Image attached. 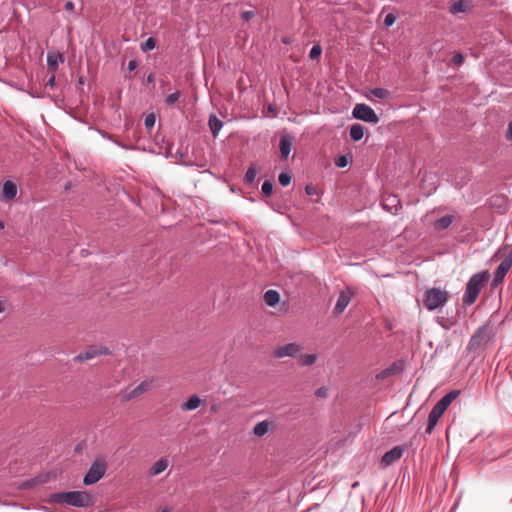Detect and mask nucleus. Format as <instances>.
Masks as SVG:
<instances>
[{
	"mask_svg": "<svg viewBox=\"0 0 512 512\" xmlns=\"http://www.w3.org/2000/svg\"><path fill=\"white\" fill-rule=\"evenodd\" d=\"M46 501L49 504L66 503L77 508H89L94 504L93 497L86 491H67L50 494Z\"/></svg>",
	"mask_w": 512,
	"mask_h": 512,
	"instance_id": "1",
	"label": "nucleus"
},
{
	"mask_svg": "<svg viewBox=\"0 0 512 512\" xmlns=\"http://www.w3.org/2000/svg\"><path fill=\"white\" fill-rule=\"evenodd\" d=\"M490 279V273L485 270L478 272L470 277L466 284V289L462 298L465 306L474 304L481 292Z\"/></svg>",
	"mask_w": 512,
	"mask_h": 512,
	"instance_id": "2",
	"label": "nucleus"
},
{
	"mask_svg": "<svg viewBox=\"0 0 512 512\" xmlns=\"http://www.w3.org/2000/svg\"><path fill=\"white\" fill-rule=\"evenodd\" d=\"M460 395L459 390H451L439 399L431 409L428 415V423L425 429L427 434H431L437 425L439 418L444 414L450 404Z\"/></svg>",
	"mask_w": 512,
	"mask_h": 512,
	"instance_id": "3",
	"label": "nucleus"
},
{
	"mask_svg": "<svg viewBox=\"0 0 512 512\" xmlns=\"http://www.w3.org/2000/svg\"><path fill=\"white\" fill-rule=\"evenodd\" d=\"M495 332L489 323H485L477 329V331L471 337L467 350L469 352H478L494 338Z\"/></svg>",
	"mask_w": 512,
	"mask_h": 512,
	"instance_id": "4",
	"label": "nucleus"
},
{
	"mask_svg": "<svg viewBox=\"0 0 512 512\" xmlns=\"http://www.w3.org/2000/svg\"><path fill=\"white\" fill-rule=\"evenodd\" d=\"M449 298L446 291L439 288H431L424 293L423 305L428 310H434L443 306Z\"/></svg>",
	"mask_w": 512,
	"mask_h": 512,
	"instance_id": "5",
	"label": "nucleus"
},
{
	"mask_svg": "<svg viewBox=\"0 0 512 512\" xmlns=\"http://www.w3.org/2000/svg\"><path fill=\"white\" fill-rule=\"evenodd\" d=\"M107 463L104 459H96L88 471L86 472L83 483L85 485H92L97 483L106 473Z\"/></svg>",
	"mask_w": 512,
	"mask_h": 512,
	"instance_id": "6",
	"label": "nucleus"
},
{
	"mask_svg": "<svg viewBox=\"0 0 512 512\" xmlns=\"http://www.w3.org/2000/svg\"><path fill=\"white\" fill-rule=\"evenodd\" d=\"M352 115L355 119L367 123L377 124L379 122V117L376 112L364 103L356 104L353 108Z\"/></svg>",
	"mask_w": 512,
	"mask_h": 512,
	"instance_id": "7",
	"label": "nucleus"
},
{
	"mask_svg": "<svg viewBox=\"0 0 512 512\" xmlns=\"http://www.w3.org/2000/svg\"><path fill=\"white\" fill-rule=\"evenodd\" d=\"M112 351L104 345H91L85 352L79 353L73 358L74 362H84L87 360L94 359L101 355H111Z\"/></svg>",
	"mask_w": 512,
	"mask_h": 512,
	"instance_id": "8",
	"label": "nucleus"
},
{
	"mask_svg": "<svg viewBox=\"0 0 512 512\" xmlns=\"http://www.w3.org/2000/svg\"><path fill=\"white\" fill-rule=\"evenodd\" d=\"M512 266V250L505 256V258L498 265L494 278L492 280V286H497L498 283L502 282L507 272Z\"/></svg>",
	"mask_w": 512,
	"mask_h": 512,
	"instance_id": "9",
	"label": "nucleus"
},
{
	"mask_svg": "<svg viewBox=\"0 0 512 512\" xmlns=\"http://www.w3.org/2000/svg\"><path fill=\"white\" fill-rule=\"evenodd\" d=\"M302 349L301 345L297 343H289L276 348L273 351L275 358L294 357Z\"/></svg>",
	"mask_w": 512,
	"mask_h": 512,
	"instance_id": "10",
	"label": "nucleus"
},
{
	"mask_svg": "<svg viewBox=\"0 0 512 512\" xmlns=\"http://www.w3.org/2000/svg\"><path fill=\"white\" fill-rule=\"evenodd\" d=\"M353 294L354 293L350 288H347L346 290L340 292L337 303L333 310L335 315H339L345 310V308L351 301Z\"/></svg>",
	"mask_w": 512,
	"mask_h": 512,
	"instance_id": "11",
	"label": "nucleus"
},
{
	"mask_svg": "<svg viewBox=\"0 0 512 512\" xmlns=\"http://www.w3.org/2000/svg\"><path fill=\"white\" fill-rule=\"evenodd\" d=\"M405 451V448L403 446H395L391 450L384 453V455L381 458V463L384 466H389L399 460L403 453Z\"/></svg>",
	"mask_w": 512,
	"mask_h": 512,
	"instance_id": "12",
	"label": "nucleus"
},
{
	"mask_svg": "<svg viewBox=\"0 0 512 512\" xmlns=\"http://www.w3.org/2000/svg\"><path fill=\"white\" fill-rule=\"evenodd\" d=\"M294 137L290 134H283L280 138L279 142V149H280V156L282 160H285L288 158L292 144H293Z\"/></svg>",
	"mask_w": 512,
	"mask_h": 512,
	"instance_id": "13",
	"label": "nucleus"
},
{
	"mask_svg": "<svg viewBox=\"0 0 512 512\" xmlns=\"http://www.w3.org/2000/svg\"><path fill=\"white\" fill-rule=\"evenodd\" d=\"M65 60L64 55L60 52H49L47 54V69L50 73H56L59 63Z\"/></svg>",
	"mask_w": 512,
	"mask_h": 512,
	"instance_id": "14",
	"label": "nucleus"
},
{
	"mask_svg": "<svg viewBox=\"0 0 512 512\" xmlns=\"http://www.w3.org/2000/svg\"><path fill=\"white\" fill-rule=\"evenodd\" d=\"M17 186L12 181H5L3 184L2 195L6 200H12L16 197Z\"/></svg>",
	"mask_w": 512,
	"mask_h": 512,
	"instance_id": "15",
	"label": "nucleus"
},
{
	"mask_svg": "<svg viewBox=\"0 0 512 512\" xmlns=\"http://www.w3.org/2000/svg\"><path fill=\"white\" fill-rule=\"evenodd\" d=\"M209 128L214 137H217L219 131L223 127V122L214 114L209 116Z\"/></svg>",
	"mask_w": 512,
	"mask_h": 512,
	"instance_id": "16",
	"label": "nucleus"
},
{
	"mask_svg": "<svg viewBox=\"0 0 512 512\" xmlns=\"http://www.w3.org/2000/svg\"><path fill=\"white\" fill-rule=\"evenodd\" d=\"M366 128L361 124H353L350 126V137L353 141H359L363 138Z\"/></svg>",
	"mask_w": 512,
	"mask_h": 512,
	"instance_id": "17",
	"label": "nucleus"
},
{
	"mask_svg": "<svg viewBox=\"0 0 512 512\" xmlns=\"http://www.w3.org/2000/svg\"><path fill=\"white\" fill-rule=\"evenodd\" d=\"M201 404V399L197 395H192L187 401L182 403L181 409L183 411H192L197 409Z\"/></svg>",
	"mask_w": 512,
	"mask_h": 512,
	"instance_id": "18",
	"label": "nucleus"
},
{
	"mask_svg": "<svg viewBox=\"0 0 512 512\" xmlns=\"http://www.w3.org/2000/svg\"><path fill=\"white\" fill-rule=\"evenodd\" d=\"M452 222H453V216L445 215L435 221L434 228L437 231H442V230L447 229L452 224Z\"/></svg>",
	"mask_w": 512,
	"mask_h": 512,
	"instance_id": "19",
	"label": "nucleus"
},
{
	"mask_svg": "<svg viewBox=\"0 0 512 512\" xmlns=\"http://www.w3.org/2000/svg\"><path fill=\"white\" fill-rule=\"evenodd\" d=\"M168 466V461L165 458H161L156 461L150 469V475L156 476L162 473Z\"/></svg>",
	"mask_w": 512,
	"mask_h": 512,
	"instance_id": "20",
	"label": "nucleus"
},
{
	"mask_svg": "<svg viewBox=\"0 0 512 512\" xmlns=\"http://www.w3.org/2000/svg\"><path fill=\"white\" fill-rule=\"evenodd\" d=\"M279 300L280 295L276 290H268L264 294V301L270 307L275 306L279 302Z\"/></svg>",
	"mask_w": 512,
	"mask_h": 512,
	"instance_id": "21",
	"label": "nucleus"
},
{
	"mask_svg": "<svg viewBox=\"0 0 512 512\" xmlns=\"http://www.w3.org/2000/svg\"><path fill=\"white\" fill-rule=\"evenodd\" d=\"M257 175V167L255 164H252L246 171L244 175V182L247 185L253 184L255 177Z\"/></svg>",
	"mask_w": 512,
	"mask_h": 512,
	"instance_id": "22",
	"label": "nucleus"
},
{
	"mask_svg": "<svg viewBox=\"0 0 512 512\" xmlns=\"http://www.w3.org/2000/svg\"><path fill=\"white\" fill-rule=\"evenodd\" d=\"M268 428H269V423L267 421H265V420L260 421L254 426L253 433L256 436L261 437L268 432Z\"/></svg>",
	"mask_w": 512,
	"mask_h": 512,
	"instance_id": "23",
	"label": "nucleus"
},
{
	"mask_svg": "<svg viewBox=\"0 0 512 512\" xmlns=\"http://www.w3.org/2000/svg\"><path fill=\"white\" fill-rule=\"evenodd\" d=\"M369 93L379 99H387L391 95L389 90L380 87L370 89Z\"/></svg>",
	"mask_w": 512,
	"mask_h": 512,
	"instance_id": "24",
	"label": "nucleus"
},
{
	"mask_svg": "<svg viewBox=\"0 0 512 512\" xmlns=\"http://www.w3.org/2000/svg\"><path fill=\"white\" fill-rule=\"evenodd\" d=\"M43 482H45V480L42 479L41 477H34V478H31V479H28V480L22 482L20 484V488L21 489H31V488L35 487L36 485L43 483Z\"/></svg>",
	"mask_w": 512,
	"mask_h": 512,
	"instance_id": "25",
	"label": "nucleus"
},
{
	"mask_svg": "<svg viewBox=\"0 0 512 512\" xmlns=\"http://www.w3.org/2000/svg\"><path fill=\"white\" fill-rule=\"evenodd\" d=\"M467 7L468 5L465 0H458L452 4L450 11L452 13L466 12Z\"/></svg>",
	"mask_w": 512,
	"mask_h": 512,
	"instance_id": "26",
	"label": "nucleus"
},
{
	"mask_svg": "<svg viewBox=\"0 0 512 512\" xmlns=\"http://www.w3.org/2000/svg\"><path fill=\"white\" fill-rule=\"evenodd\" d=\"M317 356L315 354H306L300 357V364L302 366H311L315 363Z\"/></svg>",
	"mask_w": 512,
	"mask_h": 512,
	"instance_id": "27",
	"label": "nucleus"
},
{
	"mask_svg": "<svg viewBox=\"0 0 512 512\" xmlns=\"http://www.w3.org/2000/svg\"><path fill=\"white\" fill-rule=\"evenodd\" d=\"M157 41L154 37H149L146 39L144 43L141 45V50L143 52H147L153 50L156 47Z\"/></svg>",
	"mask_w": 512,
	"mask_h": 512,
	"instance_id": "28",
	"label": "nucleus"
},
{
	"mask_svg": "<svg viewBox=\"0 0 512 512\" xmlns=\"http://www.w3.org/2000/svg\"><path fill=\"white\" fill-rule=\"evenodd\" d=\"M321 53H322L321 45L315 44L309 52V58L312 60H316L321 56Z\"/></svg>",
	"mask_w": 512,
	"mask_h": 512,
	"instance_id": "29",
	"label": "nucleus"
},
{
	"mask_svg": "<svg viewBox=\"0 0 512 512\" xmlns=\"http://www.w3.org/2000/svg\"><path fill=\"white\" fill-rule=\"evenodd\" d=\"M151 385H152V380L146 379V380H143L139 385H137L136 389L138 390V392L141 395V394L147 392L151 388Z\"/></svg>",
	"mask_w": 512,
	"mask_h": 512,
	"instance_id": "30",
	"label": "nucleus"
},
{
	"mask_svg": "<svg viewBox=\"0 0 512 512\" xmlns=\"http://www.w3.org/2000/svg\"><path fill=\"white\" fill-rule=\"evenodd\" d=\"M274 184L271 180H266L262 184L261 190L265 196H270L273 192Z\"/></svg>",
	"mask_w": 512,
	"mask_h": 512,
	"instance_id": "31",
	"label": "nucleus"
},
{
	"mask_svg": "<svg viewBox=\"0 0 512 512\" xmlns=\"http://www.w3.org/2000/svg\"><path fill=\"white\" fill-rule=\"evenodd\" d=\"M292 175L286 172L280 173L278 181L282 186H288L291 183Z\"/></svg>",
	"mask_w": 512,
	"mask_h": 512,
	"instance_id": "32",
	"label": "nucleus"
},
{
	"mask_svg": "<svg viewBox=\"0 0 512 512\" xmlns=\"http://www.w3.org/2000/svg\"><path fill=\"white\" fill-rule=\"evenodd\" d=\"M155 121H156L155 115L153 113H150V114L146 115V117L144 119V125L147 129L150 130L154 127Z\"/></svg>",
	"mask_w": 512,
	"mask_h": 512,
	"instance_id": "33",
	"label": "nucleus"
},
{
	"mask_svg": "<svg viewBox=\"0 0 512 512\" xmlns=\"http://www.w3.org/2000/svg\"><path fill=\"white\" fill-rule=\"evenodd\" d=\"M179 97H180V92L175 91L166 97L165 103L167 105H173L179 99Z\"/></svg>",
	"mask_w": 512,
	"mask_h": 512,
	"instance_id": "34",
	"label": "nucleus"
},
{
	"mask_svg": "<svg viewBox=\"0 0 512 512\" xmlns=\"http://www.w3.org/2000/svg\"><path fill=\"white\" fill-rule=\"evenodd\" d=\"M348 164V158L346 155H342L335 160V165L339 168H344Z\"/></svg>",
	"mask_w": 512,
	"mask_h": 512,
	"instance_id": "35",
	"label": "nucleus"
},
{
	"mask_svg": "<svg viewBox=\"0 0 512 512\" xmlns=\"http://www.w3.org/2000/svg\"><path fill=\"white\" fill-rule=\"evenodd\" d=\"M395 21H396V16L392 13H389L384 18V25L386 27H390L395 23Z\"/></svg>",
	"mask_w": 512,
	"mask_h": 512,
	"instance_id": "36",
	"label": "nucleus"
},
{
	"mask_svg": "<svg viewBox=\"0 0 512 512\" xmlns=\"http://www.w3.org/2000/svg\"><path fill=\"white\" fill-rule=\"evenodd\" d=\"M138 396H140V393L138 392V390H137V389H136V387H135L133 390H131L130 392H128L127 394H125V395L123 396V399H124L125 401H130V400H132V399H134V398H136V397H138Z\"/></svg>",
	"mask_w": 512,
	"mask_h": 512,
	"instance_id": "37",
	"label": "nucleus"
},
{
	"mask_svg": "<svg viewBox=\"0 0 512 512\" xmlns=\"http://www.w3.org/2000/svg\"><path fill=\"white\" fill-rule=\"evenodd\" d=\"M451 61L454 65L459 66L464 62V56L461 53H455Z\"/></svg>",
	"mask_w": 512,
	"mask_h": 512,
	"instance_id": "38",
	"label": "nucleus"
},
{
	"mask_svg": "<svg viewBox=\"0 0 512 512\" xmlns=\"http://www.w3.org/2000/svg\"><path fill=\"white\" fill-rule=\"evenodd\" d=\"M315 395L318 398H325L328 396V389L326 387H320L316 390Z\"/></svg>",
	"mask_w": 512,
	"mask_h": 512,
	"instance_id": "39",
	"label": "nucleus"
},
{
	"mask_svg": "<svg viewBox=\"0 0 512 512\" xmlns=\"http://www.w3.org/2000/svg\"><path fill=\"white\" fill-rule=\"evenodd\" d=\"M254 17V12L253 11H244L242 12L241 14V19L245 22H248L250 21L252 18Z\"/></svg>",
	"mask_w": 512,
	"mask_h": 512,
	"instance_id": "40",
	"label": "nucleus"
},
{
	"mask_svg": "<svg viewBox=\"0 0 512 512\" xmlns=\"http://www.w3.org/2000/svg\"><path fill=\"white\" fill-rule=\"evenodd\" d=\"M55 81H56L55 73H51V76L47 80L45 86L48 87V88L53 89L55 87Z\"/></svg>",
	"mask_w": 512,
	"mask_h": 512,
	"instance_id": "41",
	"label": "nucleus"
},
{
	"mask_svg": "<svg viewBox=\"0 0 512 512\" xmlns=\"http://www.w3.org/2000/svg\"><path fill=\"white\" fill-rule=\"evenodd\" d=\"M505 137L508 141H512V120L508 123Z\"/></svg>",
	"mask_w": 512,
	"mask_h": 512,
	"instance_id": "42",
	"label": "nucleus"
},
{
	"mask_svg": "<svg viewBox=\"0 0 512 512\" xmlns=\"http://www.w3.org/2000/svg\"><path fill=\"white\" fill-rule=\"evenodd\" d=\"M75 5L72 1H67L64 5V10L67 12H73Z\"/></svg>",
	"mask_w": 512,
	"mask_h": 512,
	"instance_id": "43",
	"label": "nucleus"
},
{
	"mask_svg": "<svg viewBox=\"0 0 512 512\" xmlns=\"http://www.w3.org/2000/svg\"><path fill=\"white\" fill-rule=\"evenodd\" d=\"M305 192L308 195H314V194H316V189L312 184H309V185H306Z\"/></svg>",
	"mask_w": 512,
	"mask_h": 512,
	"instance_id": "44",
	"label": "nucleus"
},
{
	"mask_svg": "<svg viewBox=\"0 0 512 512\" xmlns=\"http://www.w3.org/2000/svg\"><path fill=\"white\" fill-rule=\"evenodd\" d=\"M137 66H138L137 61L136 60H131V61H129L127 68H128L129 71H133V70H135L137 68Z\"/></svg>",
	"mask_w": 512,
	"mask_h": 512,
	"instance_id": "45",
	"label": "nucleus"
},
{
	"mask_svg": "<svg viewBox=\"0 0 512 512\" xmlns=\"http://www.w3.org/2000/svg\"><path fill=\"white\" fill-rule=\"evenodd\" d=\"M146 81L148 83H153L155 81V75L153 73H150L147 77H146Z\"/></svg>",
	"mask_w": 512,
	"mask_h": 512,
	"instance_id": "46",
	"label": "nucleus"
},
{
	"mask_svg": "<svg viewBox=\"0 0 512 512\" xmlns=\"http://www.w3.org/2000/svg\"><path fill=\"white\" fill-rule=\"evenodd\" d=\"M390 373H391V369H386L385 371L381 372V373L377 376V378H384V377H385V375L390 374Z\"/></svg>",
	"mask_w": 512,
	"mask_h": 512,
	"instance_id": "47",
	"label": "nucleus"
},
{
	"mask_svg": "<svg viewBox=\"0 0 512 512\" xmlns=\"http://www.w3.org/2000/svg\"><path fill=\"white\" fill-rule=\"evenodd\" d=\"M439 323H440V324L442 325V327H443L444 329H446V330H449V329L451 328V325H450V324H448L449 322H439Z\"/></svg>",
	"mask_w": 512,
	"mask_h": 512,
	"instance_id": "48",
	"label": "nucleus"
},
{
	"mask_svg": "<svg viewBox=\"0 0 512 512\" xmlns=\"http://www.w3.org/2000/svg\"><path fill=\"white\" fill-rule=\"evenodd\" d=\"M4 311V302L0 301V313Z\"/></svg>",
	"mask_w": 512,
	"mask_h": 512,
	"instance_id": "49",
	"label": "nucleus"
},
{
	"mask_svg": "<svg viewBox=\"0 0 512 512\" xmlns=\"http://www.w3.org/2000/svg\"><path fill=\"white\" fill-rule=\"evenodd\" d=\"M79 83H80V84H83V83H84V81H83V77H80V78H79Z\"/></svg>",
	"mask_w": 512,
	"mask_h": 512,
	"instance_id": "50",
	"label": "nucleus"
},
{
	"mask_svg": "<svg viewBox=\"0 0 512 512\" xmlns=\"http://www.w3.org/2000/svg\"><path fill=\"white\" fill-rule=\"evenodd\" d=\"M489 203H490V206H494L493 198L490 199Z\"/></svg>",
	"mask_w": 512,
	"mask_h": 512,
	"instance_id": "51",
	"label": "nucleus"
},
{
	"mask_svg": "<svg viewBox=\"0 0 512 512\" xmlns=\"http://www.w3.org/2000/svg\"><path fill=\"white\" fill-rule=\"evenodd\" d=\"M4 228V223L2 221H0V229H3Z\"/></svg>",
	"mask_w": 512,
	"mask_h": 512,
	"instance_id": "52",
	"label": "nucleus"
},
{
	"mask_svg": "<svg viewBox=\"0 0 512 512\" xmlns=\"http://www.w3.org/2000/svg\"><path fill=\"white\" fill-rule=\"evenodd\" d=\"M161 512H170V511H169V510H167V509H164V510H162Z\"/></svg>",
	"mask_w": 512,
	"mask_h": 512,
	"instance_id": "53",
	"label": "nucleus"
}]
</instances>
